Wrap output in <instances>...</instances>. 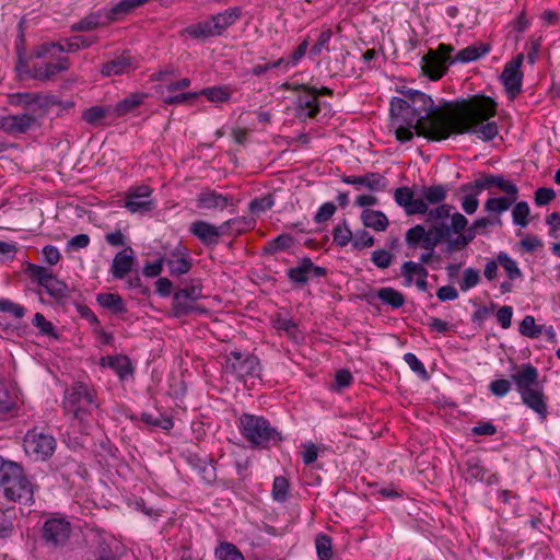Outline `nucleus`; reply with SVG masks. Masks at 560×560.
Here are the masks:
<instances>
[{
	"label": "nucleus",
	"mask_w": 560,
	"mask_h": 560,
	"mask_svg": "<svg viewBox=\"0 0 560 560\" xmlns=\"http://www.w3.org/2000/svg\"><path fill=\"white\" fill-rule=\"evenodd\" d=\"M401 93L404 97L390 101L392 125L400 142L412 139V129L418 136L434 141L447 139L452 133H475L490 141L499 132L497 122L489 121L497 114V103L490 97H474L456 105L447 103L439 108L420 91L408 89Z\"/></svg>",
	"instance_id": "1"
},
{
	"label": "nucleus",
	"mask_w": 560,
	"mask_h": 560,
	"mask_svg": "<svg viewBox=\"0 0 560 560\" xmlns=\"http://www.w3.org/2000/svg\"><path fill=\"white\" fill-rule=\"evenodd\" d=\"M425 215V223L428 229L423 224H417L410 229V237L415 240L427 237V246L439 245L443 241L448 244V240L453 234H459L467 228V218L455 211V208L450 203H443L438 207L428 208Z\"/></svg>",
	"instance_id": "2"
},
{
	"label": "nucleus",
	"mask_w": 560,
	"mask_h": 560,
	"mask_svg": "<svg viewBox=\"0 0 560 560\" xmlns=\"http://www.w3.org/2000/svg\"><path fill=\"white\" fill-rule=\"evenodd\" d=\"M522 402L535 411L541 420L548 416L544 385L539 382L538 370L532 364H522L511 375Z\"/></svg>",
	"instance_id": "3"
},
{
	"label": "nucleus",
	"mask_w": 560,
	"mask_h": 560,
	"mask_svg": "<svg viewBox=\"0 0 560 560\" xmlns=\"http://www.w3.org/2000/svg\"><path fill=\"white\" fill-rule=\"evenodd\" d=\"M0 488L7 499L21 503L33 500V487L18 464L0 457Z\"/></svg>",
	"instance_id": "4"
},
{
	"label": "nucleus",
	"mask_w": 560,
	"mask_h": 560,
	"mask_svg": "<svg viewBox=\"0 0 560 560\" xmlns=\"http://www.w3.org/2000/svg\"><path fill=\"white\" fill-rule=\"evenodd\" d=\"M97 406L95 392L83 383H74L65 392L63 410L79 421H83Z\"/></svg>",
	"instance_id": "5"
},
{
	"label": "nucleus",
	"mask_w": 560,
	"mask_h": 560,
	"mask_svg": "<svg viewBox=\"0 0 560 560\" xmlns=\"http://www.w3.org/2000/svg\"><path fill=\"white\" fill-rule=\"evenodd\" d=\"M240 429L243 436L255 446H266L269 442H279L281 435L262 417L244 413L240 418Z\"/></svg>",
	"instance_id": "6"
},
{
	"label": "nucleus",
	"mask_w": 560,
	"mask_h": 560,
	"mask_svg": "<svg viewBox=\"0 0 560 560\" xmlns=\"http://www.w3.org/2000/svg\"><path fill=\"white\" fill-rule=\"evenodd\" d=\"M223 371L237 381H246L247 378L259 377L260 364L258 358L253 354L232 351L226 355Z\"/></svg>",
	"instance_id": "7"
},
{
	"label": "nucleus",
	"mask_w": 560,
	"mask_h": 560,
	"mask_svg": "<svg viewBox=\"0 0 560 560\" xmlns=\"http://www.w3.org/2000/svg\"><path fill=\"white\" fill-rule=\"evenodd\" d=\"M25 452L36 460L49 458L56 450V439L37 430L28 431L23 440Z\"/></svg>",
	"instance_id": "8"
},
{
	"label": "nucleus",
	"mask_w": 560,
	"mask_h": 560,
	"mask_svg": "<svg viewBox=\"0 0 560 560\" xmlns=\"http://www.w3.org/2000/svg\"><path fill=\"white\" fill-rule=\"evenodd\" d=\"M201 296V285L198 283H192L189 287L176 291L172 304L174 316H187L191 312L199 311V307L195 306L194 303Z\"/></svg>",
	"instance_id": "9"
},
{
	"label": "nucleus",
	"mask_w": 560,
	"mask_h": 560,
	"mask_svg": "<svg viewBox=\"0 0 560 560\" xmlns=\"http://www.w3.org/2000/svg\"><path fill=\"white\" fill-rule=\"evenodd\" d=\"M71 524L63 517L48 518L43 526V538L46 544L59 547L70 538Z\"/></svg>",
	"instance_id": "10"
},
{
	"label": "nucleus",
	"mask_w": 560,
	"mask_h": 560,
	"mask_svg": "<svg viewBox=\"0 0 560 560\" xmlns=\"http://www.w3.org/2000/svg\"><path fill=\"white\" fill-rule=\"evenodd\" d=\"M523 60V54H518L513 60L504 66V69L501 73V81L504 84L508 94L512 98L521 92L523 79L521 66Z\"/></svg>",
	"instance_id": "11"
},
{
	"label": "nucleus",
	"mask_w": 560,
	"mask_h": 560,
	"mask_svg": "<svg viewBox=\"0 0 560 560\" xmlns=\"http://www.w3.org/2000/svg\"><path fill=\"white\" fill-rule=\"evenodd\" d=\"M491 187H498L502 192L506 195H516L518 192L517 186L506 180L502 175L489 174L480 178H477L474 183L464 184L459 187V190H483L490 189Z\"/></svg>",
	"instance_id": "12"
},
{
	"label": "nucleus",
	"mask_w": 560,
	"mask_h": 560,
	"mask_svg": "<svg viewBox=\"0 0 560 560\" xmlns=\"http://www.w3.org/2000/svg\"><path fill=\"white\" fill-rule=\"evenodd\" d=\"M9 103L11 105L21 106L26 113L37 116H43L46 112L48 101L46 96L39 93H15L9 95Z\"/></svg>",
	"instance_id": "13"
},
{
	"label": "nucleus",
	"mask_w": 560,
	"mask_h": 560,
	"mask_svg": "<svg viewBox=\"0 0 560 560\" xmlns=\"http://www.w3.org/2000/svg\"><path fill=\"white\" fill-rule=\"evenodd\" d=\"M151 194L152 189L145 185L133 188L126 196L125 207L131 213L149 212L154 207Z\"/></svg>",
	"instance_id": "14"
},
{
	"label": "nucleus",
	"mask_w": 560,
	"mask_h": 560,
	"mask_svg": "<svg viewBox=\"0 0 560 560\" xmlns=\"http://www.w3.org/2000/svg\"><path fill=\"white\" fill-rule=\"evenodd\" d=\"M326 273L325 268L315 266L308 257H304L298 266L288 270L290 281L300 285L305 284L311 278H320Z\"/></svg>",
	"instance_id": "15"
},
{
	"label": "nucleus",
	"mask_w": 560,
	"mask_h": 560,
	"mask_svg": "<svg viewBox=\"0 0 560 560\" xmlns=\"http://www.w3.org/2000/svg\"><path fill=\"white\" fill-rule=\"evenodd\" d=\"M39 117L26 112L18 115H8L0 118V128L12 135L24 133L36 125Z\"/></svg>",
	"instance_id": "16"
},
{
	"label": "nucleus",
	"mask_w": 560,
	"mask_h": 560,
	"mask_svg": "<svg viewBox=\"0 0 560 560\" xmlns=\"http://www.w3.org/2000/svg\"><path fill=\"white\" fill-rule=\"evenodd\" d=\"M394 199L398 206L404 208L407 215L423 214L427 207L423 200L416 198L413 190L407 186L399 187L394 192Z\"/></svg>",
	"instance_id": "17"
},
{
	"label": "nucleus",
	"mask_w": 560,
	"mask_h": 560,
	"mask_svg": "<svg viewBox=\"0 0 560 560\" xmlns=\"http://www.w3.org/2000/svg\"><path fill=\"white\" fill-rule=\"evenodd\" d=\"M341 180L353 185L357 189L362 187L371 191H383L387 188V179L376 172H369L362 176H342Z\"/></svg>",
	"instance_id": "18"
},
{
	"label": "nucleus",
	"mask_w": 560,
	"mask_h": 560,
	"mask_svg": "<svg viewBox=\"0 0 560 560\" xmlns=\"http://www.w3.org/2000/svg\"><path fill=\"white\" fill-rule=\"evenodd\" d=\"M190 233L196 236L202 244L215 245L220 237L223 236L222 225L215 226L207 221H195L190 224Z\"/></svg>",
	"instance_id": "19"
},
{
	"label": "nucleus",
	"mask_w": 560,
	"mask_h": 560,
	"mask_svg": "<svg viewBox=\"0 0 560 560\" xmlns=\"http://www.w3.org/2000/svg\"><path fill=\"white\" fill-rule=\"evenodd\" d=\"M69 66V59L67 57H60L57 62L34 65L30 70V77L39 81H49L54 79L57 73L67 71Z\"/></svg>",
	"instance_id": "20"
},
{
	"label": "nucleus",
	"mask_w": 560,
	"mask_h": 560,
	"mask_svg": "<svg viewBox=\"0 0 560 560\" xmlns=\"http://www.w3.org/2000/svg\"><path fill=\"white\" fill-rule=\"evenodd\" d=\"M137 262L135 252L130 246L116 254L112 264V275L116 279H122L130 272Z\"/></svg>",
	"instance_id": "21"
},
{
	"label": "nucleus",
	"mask_w": 560,
	"mask_h": 560,
	"mask_svg": "<svg viewBox=\"0 0 560 560\" xmlns=\"http://www.w3.org/2000/svg\"><path fill=\"white\" fill-rule=\"evenodd\" d=\"M305 93L299 96L298 116L300 118H313L318 113L317 92L307 86H301Z\"/></svg>",
	"instance_id": "22"
},
{
	"label": "nucleus",
	"mask_w": 560,
	"mask_h": 560,
	"mask_svg": "<svg viewBox=\"0 0 560 560\" xmlns=\"http://www.w3.org/2000/svg\"><path fill=\"white\" fill-rule=\"evenodd\" d=\"M229 197L218 194L215 190L205 189L197 198L198 207L201 209H220L223 210L229 203Z\"/></svg>",
	"instance_id": "23"
},
{
	"label": "nucleus",
	"mask_w": 560,
	"mask_h": 560,
	"mask_svg": "<svg viewBox=\"0 0 560 560\" xmlns=\"http://www.w3.org/2000/svg\"><path fill=\"white\" fill-rule=\"evenodd\" d=\"M421 69L431 80H439L446 71V63L438 54L430 51L422 58Z\"/></svg>",
	"instance_id": "24"
},
{
	"label": "nucleus",
	"mask_w": 560,
	"mask_h": 560,
	"mask_svg": "<svg viewBox=\"0 0 560 560\" xmlns=\"http://www.w3.org/2000/svg\"><path fill=\"white\" fill-rule=\"evenodd\" d=\"M447 192L448 189L444 185L423 186L419 199L423 200L424 206L428 208H430V205L438 207L445 203Z\"/></svg>",
	"instance_id": "25"
},
{
	"label": "nucleus",
	"mask_w": 560,
	"mask_h": 560,
	"mask_svg": "<svg viewBox=\"0 0 560 560\" xmlns=\"http://www.w3.org/2000/svg\"><path fill=\"white\" fill-rule=\"evenodd\" d=\"M133 68L131 57L121 55L103 65L101 72L105 77L119 75L129 72Z\"/></svg>",
	"instance_id": "26"
},
{
	"label": "nucleus",
	"mask_w": 560,
	"mask_h": 560,
	"mask_svg": "<svg viewBox=\"0 0 560 560\" xmlns=\"http://www.w3.org/2000/svg\"><path fill=\"white\" fill-rule=\"evenodd\" d=\"M241 15L238 8H229L228 10L220 12L211 16L213 30L217 35H221L229 26L234 24Z\"/></svg>",
	"instance_id": "27"
},
{
	"label": "nucleus",
	"mask_w": 560,
	"mask_h": 560,
	"mask_svg": "<svg viewBox=\"0 0 560 560\" xmlns=\"http://www.w3.org/2000/svg\"><path fill=\"white\" fill-rule=\"evenodd\" d=\"M427 237L428 236H424L419 240L418 238L415 240V237H410V229L406 232V235H405V242L408 245V247H410V248L421 247V248L425 249V253L421 254L419 261H418V264H421V266L428 265L433 260L434 249L438 246V245H433L431 247L427 246Z\"/></svg>",
	"instance_id": "28"
},
{
	"label": "nucleus",
	"mask_w": 560,
	"mask_h": 560,
	"mask_svg": "<svg viewBox=\"0 0 560 560\" xmlns=\"http://www.w3.org/2000/svg\"><path fill=\"white\" fill-rule=\"evenodd\" d=\"M361 219L364 226L375 231H384L388 226V220L381 211L365 209L362 211Z\"/></svg>",
	"instance_id": "29"
},
{
	"label": "nucleus",
	"mask_w": 560,
	"mask_h": 560,
	"mask_svg": "<svg viewBox=\"0 0 560 560\" xmlns=\"http://www.w3.org/2000/svg\"><path fill=\"white\" fill-rule=\"evenodd\" d=\"M98 304L109 310L115 314H122L127 312L125 303L120 295L114 293H101L96 298Z\"/></svg>",
	"instance_id": "30"
},
{
	"label": "nucleus",
	"mask_w": 560,
	"mask_h": 560,
	"mask_svg": "<svg viewBox=\"0 0 560 560\" xmlns=\"http://www.w3.org/2000/svg\"><path fill=\"white\" fill-rule=\"evenodd\" d=\"M185 33L195 39L201 40H205L206 38L212 36H218L215 31L213 30L212 22L210 19L189 25L185 28Z\"/></svg>",
	"instance_id": "31"
},
{
	"label": "nucleus",
	"mask_w": 560,
	"mask_h": 560,
	"mask_svg": "<svg viewBox=\"0 0 560 560\" xmlns=\"http://www.w3.org/2000/svg\"><path fill=\"white\" fill-rule=\"evenodd\" d=\"M479 233L477 229H472V224L465 231L459 232V234H455L456 237H451L448 240V244L446 245L447 252L452 253L457 249L465 248L469 243L474 241L476 234Z\"/></svg>",
	"instance_id": "32"
},
{
	"label": "nucleus",
	"mask_w": 560,
	"mask_h": 560,
	"mask_svg": "<svg viewBox=\"0 0 560 560\" xmlns=\"http://www.w3.org/2000/svg\"><path fill=\"white\" fill-rule=\"evenodd\" d=\"M16 407V395L9 384L0 380V416L14 410Z\"/></svg>",
	"instance_id": "33"
},
{
	"label": "nucleus",
	"mask_w": 560,
	"mask_h": 560,
	"mask_svg": "<svg viewBox=\"0 0 560 560\" xmlns=\"http://www.w3.org/2000/svg\"><path fill=\"white\" fill-rule=\"evenodd\" d=\"M516 200L517 194L489 198L485 203V210L490 213L500 214L506 211Z\"/></svg>",
	"instance_id": "34"
},
{
	"label": "nucleus",
	"mask_w": 560,
	"mask_h": 560,
	"mask_svg": "<svg viewBox=\"0 0 560 560\" xmlns=\"http://www.w3.org/2000/svg\"><path fill=\"white\" fill-rule=\"evenodd\" d=\"M145 97L143 93H131L117 103L115 110L118 115H125L140 106Z\"/></svg>",
	"instance_id": "35"
},
{
	"label": "nucleus",
	"mask_w": 560,
	"mask_h": 560,
	"mask_svg": "<svg viewBox=\"0 0 560 560\" xmlns=\"http://www.w3.org/2000/svg\"><path fill=\"white\" fill-rule=\"evenodd\" d=\"M489 51V48L483 45H471L462 49L453 61L469 62L477 60Z\"/></svg>",
	"instance_id": "36"
},
{
	"label": "nucleus",
	"mask_w": 560,
	"mask_h": 560,
	"mask_svg": "<svg viewBox=\"0 0 560 560\" xmlns=\"http://www.w3.org/2000/svg\"><path fill=\"white\" fill-rule=\"evenodd\" d=\"M103 362L107 360V365L114 369L120 378L126 377L132 373L131 362L126 355L103 358Z\"/></svg>",
	"instance_id": "37"
},
{
	"label": "nucleus",
	"mask_w": 560,
	"mask_h": 560,
	"mask_svg": "<svg viewBox=\"0 0 560 560\" xmlns=\"http://www.w3.org/2000/svg\"><path fill=\"white\" fill-rule=\"evenodd\" d=\"M377 296L386 304L398 308L404 305L405 296L393 288H382L377 291Z\"/></svg>",
	"instance_id": "38"
},
{
	"label": "nucleus",
	"mask_w": 560,
	"mask_h": 560,
	"mask_svg": "<svg viewBox=\"0 0 560 560\" xmlns=\"http://www.w3.org/2000/svg\"><path fill=\"white\" fill-rule=\"evenodd\" d=\"M47 293L56 300H63L70 295L68 285L54 276L52 279L44 287Z\"/></svg>",
	"instance_id": "39"
},
{
	"label": "nucleus",
	"mask_w": 560,
	"mask_h": 560,
	"mask_svg": "<svg viewBox=\"0 0 560 560\" xmlns=\"http://www.w3.org/2000/svg\"><path fill=\"white\" fill-rule=\"evenodd\" d=\"M58 51L74 52L80 48H86L92 45L93 40H90L83 36H73L71 38L59 42Z\"/></svg>",
	"instance_id": "40"
},
{
	"label": "nucleus",
	"mask_w": 560,
	"mask_h": 560,
	"mask_svg": "<svg viewBox=\"0 0 560 560\" xmlns=\"http://www.w3.org/2000/svg\"><path fill=\"white\" fill-rule=\"evenodd\" d=\"M316 552L319 560H330L332 557L331 538L326 534H318L315 539Z\"/></svg>",
	"instance_id": "41"
},
{
	"label": "nucleus",
	"mask_w": 560,
	"mask_h": 560,
	"mask_svg": "<svg viewBox=\"0 0 560 560\" xmlns=\"http://www.w3.org/2000/svg\"><path fill=\"white\" fill-rule=\"evenodd\" d=\"M275 327L280 332H284L293 341H299L302 339V332L300 331L298 325L289 318L277 319Z\"/></svg>",
	"instance_id": "42"
},
{
	"label": "nucleus",
	"mask_w": 560,
	"mask_h": 560,
	"mask_svg": "<svg viewBox=\"0 0 560 560\" xmlns=\"http://www.w3.org/2000/svg\"><path fill=\"white\" fill-rule=\"evenodd\" d=\"M544 327L536 325L532 315H526L520 324V332L529 338H538L542 334Z\"/></svg>",
	"instance_id": "43"
},
{
	"label": "nucleus",
	"mask_w": 560,
	"mask_h": 560,
	"mask_svg": "<svg viewBox=\"0 0 560 560\" xmlns=\"http://www.w3.org/2000/svg\"><path fill=\"white\" fill-rule=\"evenodd\" d=\"M215 555L220 560H244L241 551L231 542H222L215 549Z\"/></svg>",
	"instance_id": "44"
},
{
	"label": "nucleus",
	"mask_w": 560,
	"mask_h": 560,
	"mask_svg": "<svg viewBox=\"0 0 560 560\" xmlns=\"http://www.w3.org/2000/svg\"><path fill=\"white\" fill-rule=\"evenodd\" d=\"M107 114V108L103 106H92L82 113V119L92 125L98 126Z\"/></svg>",
	"instance_id": "45"
},
{
	"label": "nucleus",
	"mask_w": 560,
	"mask_h": 560,
	"mask_svg": "<svg viewBox=\"0 0 560 560\" xmlns=\"http://www.w3.org/2000/svg\"><path fill=\"white\" fill-rule=\"evenodd\" d=\"M498 262L503 267L505 272L508 273L509 278L511 280H514L516 278H520L522 276V272L520 268L517 267V264L515 260H513L506 253H500L497 256Z\"/></svg>",
	"instance_id": "46"
},
{
	"label": "nucleus",
	"mask_w": 560,
	"mask_h": 560,
	"mask_svg": "<svg viewBox=\"0 0 560 560\" xmlns=\"http://www.w3.org/2000/svg\"><path fill=\"white\" fill-rule=\"evenodd\" d=\"M221 225L224 235H232L241 234L248 228L249 222L245 218H235L225 221Z\"/></svg>",
	"instance_id": "47"
},
{
	"label": "nucleus",
	"mask_w": 560,
	"mask_h": 560,
	"mask_svg": "<svg viewBox=\"0 0 560 560\" xmlns=\"http://www.w3.org/2000/svg\"><path fill=\"white\" fill-rule=\"evenodd\" d=\"M530 213L529 206L526 201H520L515 205L512 211L513 222L522 228L527 226L528 215Z\"/></svg>",
	"instance_id": "48"
},
{
	"label": "nucleus",
	"mask_w": 560,
	"mask_h": 560,
	"mask_svg": "<svg viewBox=\"0 0 560 560\" xmlns=\"http://www.w3.org/2000/svg\"><path fill=\"white\" fill-rule=\"evenodd\" d=\"M463 192H465V195L463 196L462 198V209L467 213V214H472L477 211L478 209V206H479V201L477 199V196L478 194L480 192L479 190H475V189H468V190H462Z\"/></svg>",
	"instance_id": "49"
},
{
	"label": "nucleus",
	"mask_w": 560,
	"mask_h": 560,
	"mask_svg": "<svg viewBox=\"0 0 560 560\" xmlns=\"http://www.w3.org/2000/svg\"><path fill=\"white\" fill-rule=\"evenodd\" d=\"M28 271L33 280L37 281V283L42 287H45L50 279L54 278V273L50 272L47 268L33 265L28 266Z\"/></svg>",
	"instance_id": "50"
},
{
	"label": "nucleus",
	"mask_w": 560,
	"mask_h": 560,
	"mask_svg": "<svg viewBox=\"0 0 560 560\" xmlns=\"http://www.w3.org/2000/svg\"><path fill=\"white\" fill-rule=\"evenodd\" d=\"M141 419L143 422H145L150 425L159 427L166 431L173 428L172 419L168 417H165L163 415L153 416L151 413L143 412L141 416Z\"/></svg>",
	"instance_id": "51"
},
{
	"label": "nucleus",
	"mask_w": 560,
	"mask_h": 560,
	"mask_svg": "<svg viewBox=\"0 0 560 560\" xmlns=\"http://www.w3.org/2000/svg\"><path fill=\"white\" fill-rule=\"evenodd\" d=\"M165 262L172 276L185 275L191 268V262L186 258L166 259Z\"/></svg>",
	"instance_id": "52"
},
{
	"label": "nucleus",
	"mask_w": 560,
	"mask_h": 560,
	"mask_svg": "<svg viewBox=\"0 0 560 560\" xmlns=\"http://www.w3.org/2000/svg\"><path fill=\"white\" fill-rule=\"evenodd\" d=\"M289 490V481L284 477H276L272 485V497L278 502L287 500Z\"/></svg>",
	"instance_id": "53"
},
{
	"label": "nucleus",
	"mask_w": 560,
	"mask_h": 560,
	"mask_svg": "<svg viewBox=\"0 0 560 560\" xmlns=\"http://www.w3.org/2000/svg\"><path fill=\"white\" fill-rule=\"evenodd\" d=\"M98 25H100L98 15L90 14V15L85 16L84 19H82L81 21H79L78 23L72 24L71 31L72 32H86V31H92V30L98 27Z\"/></svg>",
	"instance_id": "54"
},
{
	"label": "nucleus",
	"mask_w": 560,
	"mask_h": 560,
	"mask_svg": "<svg viewBox=\"0 0 560 560\" xmlns=\"http://www.w3.org/2000/svg\"><path fill=\"white\" fill-rule=\"evenodd\" d=\"M143 0H121L112 9L110 19H116L118 15L127 14L132 9L143 4Z\"/></svg>",
	"instance_id": "55"
},
{
	"label": "nucleus",
	"mask_w": 560,
	"mask_h": 560,
	"mask_svg": "<svg viewBox=\"0 0 560 560\" xmlns=\"http://www.w3.org/2000/svg\"><path fill=\"white\" fill-rule=\"evenodd\" d=\"M405 362L408 364V366L417 373L422 380H428L429 374L423 365V363L413 354V353H406L404 355Z\"/></svg>",
	"instance_id": "56"
},
{
	"label": "nucleus",
	"mask_w": 560,
	"mask_h": 560,
	"mask_svg": "<svg viewBox=\"0 0 560 560\" xmlns=\"http://www.w3.org/2000/svg\"><path fill=\"white\" fill-rule=\"evenodd\" d=\"M200 94L211 102H224L230 97V92L225 88L219 86L203 89Z\"/></svg>",
	"instance_id": "57"
},
{
	"label": "nucleus",
	"mask_w": 560,
	"mask_h": 560,
	"mask_svg": "<svg viewBox=\"0 0 560 560\" xmlns=\"http://www.w3.org/2000/svg\"><path fill=\"white\" fill-rule=\"evenodd\" d=\"M332 235L334 242L339 246H346L352 238V232L346 223L335 226Z\"/></svg>",
	"instance_id": "58"
},
{
	"label": "nucleus",
	"mask_w": 560,
	"mask_h": 560,
	"mask_svg": "<svg viewBox=\"0 0 560 560\" xmlns=\"http://www.w3.org/2000/svg\"><path fill=\"white\" fill-rule=\"evenodd\" d=\"M480 280V275L477 269L474 268H467L464 271L463 280L459 283L462 291H467L478 284Z\"/></svg>",
	"instance_id": "59"
},
{
	"label": "nucleus",
	"mask_w": 560,
	"mask_h": 560,
	"mask_svg": "<svg viewBox=\"0 0 560 560\" xmlns=\"http://www.w3.org/2000/svg\"><path fill=\"white\" fill-rule=\"evenodd\" d=\"M371 260L378 268H388L393 260V254L385 249H378L373 252Z\"/></svg>",
	"instance_id": "60"
},
{
	"label": "nucleus",
	"mask_w": 560,
	"mask_h": 560,
	"mask_svg": "<svg viewBox=\"0 0 560 560\" xmlns=\"http://www.w3.org/2000/svg\"><path fill=\"white\" fill-rule=\"evenodd\" d=\"M33 325L37 327L44 335L57 337L54 332L52 323L47 320L42 313H36L34 315Z\"/></svg>",
	"instance_id": "61"
},
{
	"label": "nucleus",
	"mask_w": 560,
	"mask_h": 560,
	"mask_svg": "<svg viewBox=\"0 0 560 560\" xmlns=\"http://www.w3.org/2000/svg\"><path fill=\"white\" fill-rule=\"evenodd\" d=\"M0 312L10 313L15 318H22L25 310L23 306L13 303L10 300L0 299Z\"/></svg>",
	"instance_id": "62"
},
{
	"label": "nucleus",
	"mask_w": 560,
	"mask_h": 560,
	"mask_svg": "<svg viewBox=\"0 0 560 560\" xmlns=\"http://www.w3.org/2000/svg\"><path fill=\"white\" fill-rule=\"evenodd\" d=\"M273 206V198L270 195H267L259 199H254L249 203V209L254 213H260Z\"/></svg>",
	"instance_id": "63"
},
{
	"label": "nucleus",
	"mask_w": 560,
	"mask_h": 560,
	"mask_svg": "<svg viewBox=\"0 0 560 560\" xmlns=\"http://www.w3.org/2000/svg\"><path fill=\"white\" fill-rule=\"evenodd\" d=\"M491 393L497 397H503L511 390V382L505 378L495 380L489 386Z\"/></svg>",
	"instance_id": "64"
}]
</instances>
